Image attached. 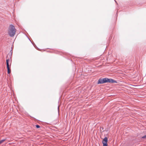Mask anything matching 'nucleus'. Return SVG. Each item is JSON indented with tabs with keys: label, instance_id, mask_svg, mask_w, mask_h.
<instances>
[{
	"label": "nucleus",
	"instance_id": "1",
	"mask_svg": "<svg viewBox=\"0 0 146 146\" xmlns=\"http://www.w3.org/2000/svg\"><path fill=\"white\" fill-rule=\"evenodd\" d=\"M16 30L14 26L12 25H10L8 30V33L10 36L12 37L15 35Z\"/></svg>",
	"mask_w": 146,
	"mask_h": 146
},
{
	"label": "nucleus",
	"instance_id": "2",
	"mask_svg": "<svg viewBox=\"0 0 146 146\" xmlns=\"http://www.w3.org/2000/svg\"><path fill=\"white\" fill-rule=\"evenodd\" d=\"M106 82L115 83L116 82L111 79H108L107 78H105L102 79H99L98 81V84H103Z\"/></svg>",
	"mask_w": 146,
	"mask_h": 146
},
{
	"label": "nucleus",
	"instance_id": "3",
	"mask_svg": "<svg viewBox=\"0 0 146 146\" xmlns=\"http://www.w3.org/2000/svg\"><path fill=\"white\" fill-rule=\"evenodd\" d=\"M108 141V138L107 137H105L102 141L103 144V146H108L107 142Z\"/></svg>",
	"mask_w": 146,
	"mask_h": 146
},
{
	"label": "nucleus",
	"instance_id": "4",
	"mask_svg": "<svg viewBox=\"0 0 146 146\" xmlns=\"http://www.w3.org/2000/svg\"><path fill=\"white\" fill-rule=\"evenodd\" d=\"M7 69L8 70V73L9 74L11 72V70L9 68V66H7Z\"/></svg>",
	"mask_w": 146,
	"mask_h": 146
},
{
	"label": "nucleus",
	"instance_id": "5",
	"mask_svg": "<svg viewBox=\"0 0 146 146\" xmlns=\"http://www.w3.org/2000/svg\"><path fill=\"white\" fill-rule=\"evenodd\" d=\"M9 59H7L6 60V63L7 66H9Z\"/></svg>",
	"mask_w": 146,
	"mask_h": 146
},
{
	"label": "nucleus",
	"instance_id": "6",
	"mask_svg": "<svg viewBox=\"0 0 146 146\" xmlns=\"http://www.w3.org/2000/svg\"><path fill=\"white\" fill-rule=\"evenodd\" d=\"M5 139H3L0 141V143L1 144L5 140Z\"/></svg>",
	"mask_w": 146,
	"mask_h": 146
},
{
	"label": "nucleus",
	"instance_id": "7",
	"mask_svg": "<svg viewBox=\"0 0 146 146\" xmlns=\"http://www.w3.org/2000/svg\"><path fill=\"white\" fill-rule=\"evenodd\" d=\"M142 138H146V135L142 137Z\"/></svg>",
	"mask_w": 146,
	"mask_h": 146
},
{
	"label": "nucleus",
	"instance_id": "8",
	"mask_svg": "<svg viewBox=\"0 0 146 146\" xmlns=\"http://www.w3.org/2000/svg\"><path fill=\"white\" fill-rule=\"evenodd\" d=\"M36 127L37 128H39V127H40V126L39 125H36Z\"/></svg>",
	"mask_w": 146,
	"mask_h": 146
},
{
	"label": "nucleus",
	"instance_id": "9",
	"mask_svg": "<svg viewBox=\"0 0 146 146\" xmlns=\"http://www.w3.org/2000/svg\"><path fill=\"white\" fill-rule=\"evenodd\" d=\"M0 144H1L0 143Z\"/></svg>",
	"mask_w": 146,
	"mask_h": 146
},
{
	"label": "nucleus",
	"instance_id": "10",
	"mask_svg": "<svg viewBox=\"0 0 146 146\" xmlns=\"http://www.w3.org/2000/svg\"><path fill=\"white\" fill-rule=\"evenodd\" d=\"M0 144H1L0 143Z\"/></svg>",
	"mask_w": 146,
	"mask_h": 146
}]
</instances>
